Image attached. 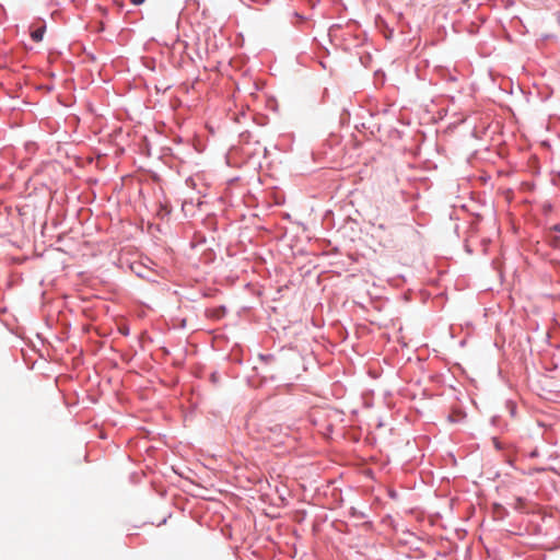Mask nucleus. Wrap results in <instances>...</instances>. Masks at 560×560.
<instances>
[{"label":"nucleus","instance_id":"7ed1b4c3","mask_svg":"<svg viewBox=\"0 0 560 560\" xmlns=\"http://www.w3.org/2000/svg\"><path fill=\"white\" fill-rule=\"evenodd\" d=\"M131 2L135 4V5H139V4H142L144 2V0H131Z\"/></svg>","mask_w":560,"mask_h":560},{"label":"nucleus","instance_id":"f257e3e1","mask_svg":"<svg viewBox=\"0 0 560 560\" xmlns=\"http://www.w3.org/2000/svg\"><path fill=\"white\" fill-rule=\"evenodd\" d=\"M44 33H45V27L43 26V27H38V28L32 31L31 36H32L33 40L40 42L43 39Z\"/></svg>","mask_w":560,"mask_h":560},{"label":"nucleus","instance_id":"f03ea898","mask_svg":"<svg viewBox=\"0 0 560 560\" xmlns=\"http://www.w3.org/2000/svg\"><path fill=\"white\" fill-rule=\"evenodd\" d=\"M524 505L523 499L516 498L515 509H522Z\"/></svg>","mask_w":560,"mask_h":560},{"label":"nucleus","instance_id":"20e7f679","mask_svg":"<svg viewBox=\"0 0 560 560\" xmlns=\"http://www.w3.org/2000/svg\"><path fill=\"white\" fill-rule=\"evenodd\" d=\"M553 229H555L556 231L560 232V225H559V224H558V225H555V228H553Z\"/></svg>","mask_w":560,"mask_h":560}]
</instances>
